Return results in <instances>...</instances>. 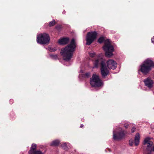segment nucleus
Returning <instances> with one entry per match:
<instances>
[{"label":"nucleus","instance_id":"nucleus-1","mask_svg":"<svg viewBox=\"0 0 154 154\" xmlns=\"http://www.w3.org/2000/svg\"><path fill=\"white\" fill-rule=\"evenodd\" d=\"M107 66L102 57L99 56L96 58L94 62V64L95 67H98L99 65L100 64V72L102 77L105 78L109 74V69H115L117 66L116 61L112 60H109L106 62Z\"/></svg>","mask_w":154,"mask_h":154},{"label":"nucleus","instance_id":"nucleus-2","mask_svg":"<svg viewBox=\"0 0 154 154\" xmlns=\"http://www.w3.org/2000/svg\"><path fill=\"white\" fill-rule=\"evenodd\" d=\"M76 47V44L75 39L73 38L70 44L62 48L60 51V53L63 60L66 61H69L71 60Z\"/></svg>","mask_w":154,"mask_h":154},{"label":"nucleus","instance_id":"nucleus-3","mask_svg":"<svg viewBox=\"0 0 154 154\" xmlns=\"http://www.w3.org/2000/svg\"><path fill=\"white\" fill-rule=\"evenodd\" d=\"M154 67V63L151 60L147 59L140 66V71L145 75H146Z\"/></svg>","mask_w":154,"mask_h":154},{"label":"nucleus","instance_id":"nucleus-4","mask_svg":"<svg viewBox=\"0 0 154 154\" xmlns=\"http://www.w3.org/2000/svg\"><path fill=\"white\" fill-rule=\"evenodd\" d=\"M103 48L105 52V55L106 57H110L113 55L114 48L109 40L107 39L105 42L104 45L103 46Z\"/></svg>","mask_w":154,"mask_h":154},{"label":"nucleus","instance_id":"nucleus-5","mask_svg":"<svg viewBox=\"0 0 154 154\" xmlns=\"http://www.w3.org/2000/svg\"><path fill=\"white\" fill-rule=\"evenodd\" d=\"M50 40L49 35L45 33L38 35L37 38V43L40 44H48Z\"/></svg>","mask_w":154,"mask_h":154},{"label":"nucleus","instance_id":"nucleus-6","mask_svg":"<svg viewBox=\"0 0 154 154\" xmlns=\"http://www.w3.org/2000/svg\"><path fill=\"white\" fill-rule=\"evenodd\" d=\"M90 82L91 86L95 88L101 87L103 85V82L99 76L96 74L93 75Z\"/></svg>","mask_w":154,"mask_h":154},{"label":"nucleus","instance_id":"nucleus-7","mask_svg":"<svg viewBox=\"0 0 154 154\" xmlns=\"http://www.w3.org/2000/svg\"><path fill=\"white\" fill-rule=\"evenodd\" d=\"M127 131L121 129L118 131H113V139L115 140H120L124 138Z\"/></svg>","mask_w":154,"mask_h":154},{"label":"nucleus","instance_id":"nucleus-8","mask_svg":"<svg viewBox=\"0 0 154 154\" xmlns=\"http://www.w3.org/2000/svg\"><path fill=\"white\" fill-rule=\"evenodd\" d=\"M97 33L94 32L90 33V32L87 33V45H89L96 39L97 35Z\"/></svg>","mask_w":154,"mask_h":154},{"label":"nucleus","instance_id":"nucleus-9","mask_svg":"<svg viewBox=\"0 0 154 154\" xmlns=\"http://www.w3.org/2000/svg\"><path fill=\"white\" fill-rule=\"evenodd\" d=\"M145 85L149 88H151L153 87V81L149 78H147L143 81Z\"/></svg>","mask_w":154,"mask_h":154},{"label":"nucleus","instance_id":"nucleus-10","mask_svg":"<svg viewBox=\"0 0 154 154\" xmlns=\"http://www.w3.org/2000/svg\"><path fill=\"white\" fill-rule=\"evenodd\" d=\"M147 148L145 151V154H151L152 148L151 147L153 144V142L150 141L147 143Z\"/></svg>","mask_w":154,"mask_h":154},{"label":"nucleus","instance_id":"nucleus-11","mask_svg":"<svg viewBox=\"0 0 154 154\" xmlns=\"http://www.w3.org/2000/svg\"><path fill=\"white\" fill-rule=\"evenodd\" d=\"M69 41V39L68 38H64L59 39L58 40V43L60 45H66L68 43Z\"/></svg>","mask_w":154,"mask_h":154},{"label":"nucleus","instance_id":"nucleus-12","mask_svg":"<svg viewBox=\"0 0 154 154\" xmlns=\"http://www.w3.org/2000/svg\"><path fill=\"white\" fill-rule=\"evenodd\" d=\"M37 145L35 143H32L30 148V150L28 151L29 154H32L33 153L37 151L36 150Z\"/></svg>","mask_w":154,"mask_h":154},{"label":"nucleus","instance_id":"nucleus-13","mask_svg":"<svg viewBox=\"0 0 154 154\" xmlns=\"http://www.w3.org/2000/svg\"><path fill=\"white\" fill-rule=\"evenodd\" d=\"M140 139V136L139 133H137L135 137L134 138V143L136 146H137L138 145L139 143V140Z\"/></svg>","mask_w":154,"mask_h":154},{"label":"nucleus","instance_id":"nucleus-14","mask_svg":"<svg viewBox=\"0 0 154 154\" xmlns=\"http://www.w3.org/2000/svg\"><path fill=\"white\" fill-rule=\"evenodd\" d=\"M84 69L83 68H81L80 72L82 74L79 75V76L80 77H82L83 79H85L87 77V72L84 70Z\"/></svg>","mask_w":154,"mask_h":154},{"label":"nucleus","instance_id":"nucleus-15","mask_svg":"<svg viewBox=\"0 0 154 154\" xmlns=\"http://www.w3.org/2000/svg\"><path fill=\"white\" fill-rule=\"evenodd\" d=\"M59 143L60 142L59 140H55L52 142L50 145L52 146H57L59 145Z\"/></svg>","mask_w":154,"mask_h":154},{"label":"nucleus","instance_id":"nucleus-16","mask_svg":"<svg viewBox=\"0 0 154 154\" xmlns=\"http://www.w3.org/2000/svg\"><path fill=\"white\" fill-rule=\"evenodd\" d=\"M56 22L54 20H53L52 21L49 23L48 26L50 27H51L54 26L56 24Z\"/></svg>","mask_w":154,"mask_h":154},{"label":"nucleus","instance_id":"nucleus-17","mask_svg":"<svg viewBox=\"0 0 154 154\" xmlns=\"http://www.w3.org/2000/svg\"><path fill=\"white\" fill-rule=\"evenodd\" d=\"M104 41V38L103 37H101L99 38L98 40V42L99 43H103Z\"/></svg>","mask_w":154,"mask_h":154},{"label":"nucleus","instance_id":"nucleus-18","mask_svg":"<svg viewBox=\"0 0 154 154\" xmlns=\"http://www.w3.org/2000/svg\"><path fill=\"white\" fill-rule=\"evenodd\" d=\"M61 147L65 150H67L68 149V147L66 144L65 143L61 145Z\"/></svg>","mask_w":154,"mask_h":154},{"label":"nucleus","instance_id":"nucleus-19","mask_svg":"<svg viewBox=\"0 0 154 154\" xmlns=\"http://www.w3.org/2000/svg\"><path fill=\"white\" fill-rule=\"evenodd\" d=\"M149 139L148 138H146L143 141V144L145 145L147 143L150 141L149 140Z\"/></svg>","mask_w":154,"mask_h":154},{"label":"nucleus","instance_id":"nucleus-20","mask_svg":"<svg viewBox=\"0 0 154 154\" xmlns=\"http://www.w3.org/2000/svg\"><path fill=\"white\" fill-rule=\"evenodd\" d=\"M49 50L51 52H54L57 50V48H50Z\"/></svg>","mask_w":154,"mask_h":154},{"label":"nucleus","instance_id":"nucleus-21","mask_svg":"<svg viewBox=\"0 0 154 154\" xmlns=\"http://www.w3.org/2000/svg\"><path fill=\"white\" fill-rule=\"evenodd\" d=\"M134 143V141L132 139H130L129 141V144L131 146H132Z\"/></svg>","mask_w":154,"mask_h":154},{"label":"nucleus","instance_id":"nucleus-22","mask_svg":"<svg viewBox=\"0 0 154 154\" xmlns=\"http://www.w3.org/2000/svg\"><path fill=\"white\" fill-rule=\"evenodd\" d=\"M32 154H44V153L42 152L40 150H37L35 152Z\"/></svg>","mask_w":154,"mask_h":154},{"label":"nucleus","instance_id":"nucleus-23","mask_svg":"<svg viewBox=\"0 0 154 154\" xmlns=\"http://www.w3.org/2000/svg\"><path fill=\"white\" fill-rule=\"evenodd\" d=\"M88 54L91 57H94L95 55V53L94 52H89Z\"/></svg>","mask_w":154,"mask_h":154},{"label":"nucleus","instance_id":"nucleus-24","mask_svg":"<svg viewBox=\"0 0 154 154\" xmlns=\"http://www.w3.org/2000/svg\"><path fill=\"white\" fill-rule=\"evenodd\" d=\"M51 57L55 59H56L57 58V56L56 54L55 55H51Z\"/></svg>","mask_w":154,"mask_h":154},{"label":"nucleus","instance_id":"nucleus-25","mask_svg":"<svg viewBox=\"0 0 154 154\" xmlns=\"http://www.w3.org/2000/svg\"><path fill=\"white\" fill-rule=\"evenodd\" d=\"M128 126H129L128 124L126 123H125L124 125V127L126 129L127 128H128Z\"/></svg>","mask_w":154,"mask_h":154},{"label":"nucleus","instance_id":"nucleus-26","mask_svg":"<svg viewBox=\"0 0 154 154\" xmlns=\"http://www.w3.org/2000/svg\"><path fill=\"white\" fill-rule=\"evenodd\" d=\"M136 128L134 127H133L131 129V131L132 133H133L135 132Z\"/></svg>","mask_w":154,"mask_h":154},{"label":"nucleus","instance_id":"nucleus-27","mask_svg":"<svg viewBox=\"0 0 154 154\" xmlns=\"http://www.w3.org/2000/svg\"><path fill=\"white\" fill-rule=\"evenodd\" d=\"M60 26H56V28L57 29H59V28H60Z\"/></svg>","mask_w":154,"mask_h":154},{"label":"nucleus","instance_id":"nucleus-28","mask_svg":"<svg viewBox=\"0 0 154 154\" xmlns=\"http://www.w3.org/2000/svg\"><path fill=\"white\" fill-rule=\"evenodd\" d=\"M85 40L86 41V42H87V35H86L85 36ZM85 44L87 45V42H86V43H85Z\"/></svg>","mask_w":154,"mask_h":154},{"label":"nucleus","instance_id":"nucleus-29","mask_svg":"<svg viewBox=\"0 0 154 154\" xmlns=\"http://www.w3.org/2000/svg\"><path fill=\"white\" fill-rule=\"evenodd\" d=\"M154 151V146H153L152 148V149L151 151Z\"/></svg>","mask_w":154,"mask_h":154},{"label":"nucleus","instance_id":"nucleus-30","mask_svg":"<svg viewBox=\"0 0 154 154\" xmlns=\"http://www.w3.org/2000/svg\"><path fill=\"white\" fill-rule=\"evenodd\" d=\"M83 125L81 124V125L80 127L82 128L83 127Z\"/></svg>","mask_w":154,"mask_h":154},{"label":"nucleus","instance_id":"nucleus-31","mask_svg":"<svg viewBox=\"0 0 154 154\" xmlns=\"http://www.w3.org/2000/svg\"><path fill=\"white\" fill-rule=\"evenodd\" d=\"M89 73H88V72H87V77H88V75H89Z\"/></svg>","mask_w":154,"mask_h":154},{"label":"nucleus","instance_id":"nucleus-32","mask_svg":"<svg viewBox=\"0 0 154 154\" xmlns=\"http://www.w3.org/2000/svg\"><path fill=\"white\" fill-rule=\"evenodd\" d=\"M11 100H10V101H11Z\"/></svg>","mask_w":154,"mask_h":154}]
</instances>
